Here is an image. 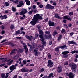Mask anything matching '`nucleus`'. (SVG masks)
<instances>
[{
    "instance_id": "obj_16",
    "label": "nucleus",
    "mask_w": 78,
    "mask_h": 78,
    "mask_svg": "<svg viewBox=\"0 0 78 78\" xmlns=\"http://www.w3.org/2000/svg\"><path fill=\"white\" fill-rule=\"evenodd\" d=\"M21 72H28L29 71L28 69H26L25 68H23L21 69Z\"/></svg>"
},
{
    "instance_id": "obj_13",
    "label": "nucleus",
    "mask_w": 78,
    "mask_h": 78,
    "mask_svg": "<svg viewBox=\"0 0 78 78\" xmlns=\"http://www.w3.org/2000/svg\"><path fill=\"white\" fill-rule=\"evenodd\" d=\"M40 41H41L42 47H44V46H45V45H46V42L45 41V39L42 40H40Z\"/></svg>"
},
{
    "instance_id": "obj_62",
    "label": "nucleus",
    "mask_w": 78,
    "mask_h": 78,
    "mask_svg": "<svg viewBox=\"0 0 78 78\" xmlns=\"http://www.w3.org/2000/svg\"><path fill=\"white\" fill-rule=\"evenodd\" d=\"M64 32H65V30L62 29L61 30V33H64Z\"/></svg>"
},
{
    "instance_id": "obj_19",
    "label": "nucleus",
    "mask_w": 78,
    "mask_h": 78,
    "mask_svg": "<svg viewBox=\"0 0 78 78\" xmlns=\"http://www.w3.org/2000/svg\"><path fill=\"white\" fill-rule=\"evenodd\" d=\"M60 48H61V49H62V50L64 49H67V47L66 46V45H64L63 46H60L59 47Z\"/></svg>"
},
{
    "instance_id": "obj_28",
    "label": "nucleus",
    "mask_w": 78,
    "mask_h": 78,
    "mask_svg": "<svg viewBox=\"0 0 78 78\" xmlns=\"http://www.w3.org/2000/svg\"><path fill=\"white\" fill-rule=\"evenodd\" d=\"M39 37L41 39V40H43L44 39V37H43V35H39Z\"/></svg>"
},
{
    "instance_id": "obj_55",
    "label": "nucleus",
    "mask_w": 78,
    "mask_h": 78,
    "mask_svg": "<svg viewBox=\"0 0 78 78\" xmlns=\"http://www.w3.org/2000/svg\"><path fill=\"white\" fill-rule=\"evenodd\" d=\"M37 9H34L33 10V13H36L37 12Z\"/></svg>"
},
{
    "instance_id": "obj_59",
    "label": "nucleus",
    "mask_w": 78,
    "mask_h": 78,
    "mask_svg": "<svg viewBox=\"0 0 78 78\" xmlns=\"http://www.w3.org/2000/svg\"><path fill=\"white\" fill-rule=\"evenodd\" d=\"M76 52V51L74 50V51H73L71 52V53H72V54H74V53H75Z\"/></svg>"
},
{
    "instance_id": "obj_32",
    "label": "nucleus",
    "mask_w": 78,
    "mask_h": 78,
    "mask_svg": "<svg viewBox=\"0 0 78 78\" xmlns=\"http://www.w3.org/2000/svg\"><path fill=\"white\" fill-rule=\"evenodd\" d=\"M58 34V32L56 31V30H55L53 32V36H55V35H56Z\"/></svg>"
},
{
    "instance_id": "obj_21",
    "label": "nucleus",
    "mask_w": 78,
    "mask_h": 78,
    "mask_svg": "<svg viewBox=\"0 0 78 78\" xmlns=\"http://www.w3.org/2000/svg\"><path fill=\"white\" fill-rule=\"evenodd\" d=\"M54 17L57 19H62V17L59 16L58 14H55V15Z\"/></svg>"
},
{
    "instance_id": "obj_58",
    "label": "nucleus",
    "mask_w": 78,
    "mask_h": 78,
    "mask_svg": "<svg viewBox=\"0 0 78 78\" xmlns=\"http://www.w3.org/2000/svg\"><path fill=\"white\" fill-rule=\"evenodd\" d=\"M6 39L3 40L1 42V43H3V42H6Z\"/></svg>"
},
{
    "instance_id": "obj_18",
    "label": "nucleus",
    "mask_w": 78,
    "mask_h": 78,
    "mask_svg": "<svg viewBox=\"0 0 78 78\" xmlns=\"http://www.w3.org/2000/svg\"><path fill=\"white\" fill-rule=\"evenodd\" d=\"M2 60V62H6L8 60L7 58H4L3 57L0 58V61Z\"/></svg>"
},
{
    "instance_id": "obj_11",
    "label": "nucleus",
    "mask_w": 78,
    "mask_h": 78,
    "mask_svg": "<svg viewBox=\"0 0 78 78\" xmlns=\"http://www.w3.org/2000/svg\"><path fill=\"white\" fill-rule=\"evenodd\" d=\"M17 66H18V64L16 63L14 65H14H12V66H11L10 68V70H12V71L14 70L15 69V68H14V67H17Z\"/></svg>"
},
{
    "instance_id": "obj_1",
    "label": "nucleus",
    "mask_w": 78,
    "mask_h": 78,
    "mask_svg": "<svg viewBox=\"0 0 78 78\" xmlns=\"http://www.w3.org/2000/svg\"><path fill=\"white\" fill-rule=\"evenodd\" d=\"M34 19L37 21L38 20H42V17L39 14H37L36 15H34Z\"/></svg>"
},
{
    "instance_id": "obj_24",
    "label": "nucleus",
    "mask_w": 78,
    "mask_h": 78,
    "mask_svg": "<svg viewBox=\"0 0 78 78\" xmlns=\"http://www.w3.org/2000/svg\"><path fill=\"white\" fill-rule=\"evenodd\" d=\"M38 31L40 35H43V34H44V32L42 31V30H40Z\"/></svg>"
},
{
    "instance_id": "obj_48",
    "label": "nucleus",
    "mask_w": 78,
    "mask_h": 78,
    "mask_svg": "<svg viewBox=\"0 0 78 78\" xmlns=\"http://www.w3.org/2000/svg\"><path fill=\"white\" fill-rule=\"evenodd\" d=\"M23 62L24 64L25 65L27 64V61H26V60H24L23 61Z\"/></svg>"
},
{
    "instance_id": "obj_26",
    "label": "nucleus",
    "mask_w": 78,
    "mask_h": 78,
    "mask_svg": "<svg viewBox=\"0 0 78 78\" xmlns=\"http://www.w3.org/2000/svg\"><path fill=\"white\" fill-rule=\"evenodd\" d=\"M49 78L52 77V78H54V76H53V73H51L49 74Z\"/></svg>"
},
{
    "instance_id": "obj_23",
    "label": "nucleus",
    "mask_w": 78,
    "mask_h": 78,
    "mask_svg": "<svg viewBox=\"0 0 78 78\" xmlns=\"http://www.w3.org/2000/svg\"><path fill=\"white\" fill-rule=\"evenodd\" d=\"M70 16H67V15H66L63 17V19L65 20H67V19L68 18H70Z\"/></svg>"
},
{
    "instance_id": "obj_6",
    "label": "nucleus",
    "mask_w": 78,
    "mask_h": 78,
    "mask_svg": "<svg viewBox=\"0 0 78 78\" xmlns=\"http://www.w3.org/2000/svg\"><path fill=\"white\" fill-rule=\"evenodd\" d=\"M76 67H77V66L74 63L71 68L72 70L73 71L74 73H75L76 71Z\"/></svg>"
},
{
    "instance_id": "obj_25",
    "label": "nucleus",
    "mask_w": 78,
    "mask_h": 78,
    "mask_svg": "<svg viewBox=\"0 0 78 78\" xmlns=\"http://www.w3.org/2000/svg\"><path fill=\"white\" fill-rule=\"evenodd\" d=\"M55 51L58 53H59V47H56L55 48Z\"/></svg>"
},
{
    "instance_id": "obj_8",
    "label": "nucleus",
    "mask_w": 78,
    "mask_h": 78,
    "mask_svg": "<svg viewBox=\"0 0 78 78\" xmlns=\"http://www.w3.org/2000/svg\"><path fill=\"white\" fill-rule=\"evenodd\" d=\"M57 72L58 73H61L62 70V66H58L57 69Z\"/></svg>"
},
{
    "instance_id": "obj_42",
    "label": "nucleus",
    "mask_w": 78,
    "mask_h": 78,
    "mask_svg": "<svg viewBox=\"0 0 78 78\" xmlns=\"http://www.w3.org/2000/svg\"><path fill=\"white\" fill-rule=\"evenodd\" d=\"M0 28H1L2 30H4L5 29V26L3 25H2L0 27Z\"/></svg>"
},
{
    "instance_id": "obj_27",
    "label": "nucleus",
    "mask_w": 78,
    "mask_h": 78,
    "mask_svg": "<svg viewBox=\"0 0 78 78\" xmlns=\"http://www.w3.org/2000/svg\"><path fill=\"white\" fill-rule=\"evenodd\" d=\"M1 76L2 78H5V73H2L1 75Z\"/></svg>"
},
{
    "instance_id": "obj_46",
    "label": "nucleus",
    "mask_w": 78,
    "mask_h": 78,
    "mask_svg": "<svg viewBox=\"0 0 78 78\" xmlns=\"http://www.w3.org/2000/svg\"><path fill=\"white\" fill-rule=\"evenodd\" d=\"M69 14L70 16H72V15L73 14V12H71L69 13Z\"/></svg>"
},
{
    "instance_id": "obj_44",
    "label": "nucleus",
    "mask_w": 78,
    "mask_h": 78,
    "mask_svg": "<svg viewBox=\"0 0 78 78\" xmlns=\"http://www.w3.org/2000/svg\"><path fill=\"white\" fill-rule=\"evenodd\" d=\"M44 68H42L41 70H40L39 71V72L40 73H41V72H44Z\"/></svg>"
},
{
    "instance_id": "obj_35",
    "label": "nucleus",
    "mask_w": 78,
    "mask_h": 78,
    "mask_svg": "<svg viewBox=\"0 0 78 78\" xmlns=\"http://www.w3.org/2000/svg\"><path fill=\"white\" fill-rule=\"evenodd\" d=\"M26 4L27 5H28V6H30V5L31 4L30 1H29L26 2Z\"/></svg>"
},
{
    "instance_id": "obj_52",
    "label": "nucleus",
    "mask_w": 78,
    "mask_h": 78,
    "mask_svg": "<svg viewBox=\"0 0 78 78\" xmlns=\"http://www.w3.org/2000/svg\"><path fill=\"white\" fill-rule=\"evenodd\" d=\"M35 36L36 37H39V34L37 33L35 34Z\"/></svg>"
},
{
    "instance_id": "obj_47",
    "label": "nucleus",
    "mask_w": 78,
    "mask_h": 78,
    "mask_svg": "<svg viewBox=\"0 0 78 78\" xmlns=\"http://www.w3.org/2000/svg\"><path fill=\"white\" fill-rule=\"evenodd\" d=\"M38 53H39V52H38V51L35 52V56H38Z\"/></svg>"
},
{
    "instance_id": "obj_36",
    "label": "nucleus",
    "mask_w": 78,
    "mask_h": 78,
    "mask_svg": "<svg viewBox=\"0 0 78 78\" xmlns=\"http://www.w3.org/2000/svg\"><path fill=\"white\" fill-rule=\"evenodd\" d=\"M14 3L16 4V5H18L19 4V0H15Z\"/></svg>"
},
{
    "instance_id": "obj_5",
    "label": "nucleus",
    "mask_w": 78,
    "mask_h": 78,
    "mask_svg": "<svg viewBox=\"0 0 78 78\" xmlns=\"http://www.w3.org/2000/svg\"><path fill=\"white\" fill-rule=\"evenodd\" d=\"M69 53H70V52L69 51H64L62 53V55H64L63 56V58H68V55L67 54Z\"/></svg>"
},
{
    "instance_id": "obj_60",
    "label": "nucleus",
    "mask_w": 78,
    "mask_h": 78,
    "mask_svg": "<svg viewBox=\"0 0 78 78\" xmlns=\"http://www.w3.org/2000/svg\"><path fill=\"white\" fill-rule=\"evenodd\" d=\"M16 39H21L22 38V37H16Z\"/></svg>"
},
{
    "instance_id": "obj_31",
    "label": "nucleus",
    "mask_w": 78,
    "mask_h": 78,
    "mask_svg": "<svg viewBox=\"0 0 78 78\" xmlns=\"http://www.w3.org/2000/svg\"><path fill=\"white\" fill-rule=\"evenodd\" d=\"M74 63H71L70 64H69V66H70L71 68H72L74 65Z\"/></svg>"
},
{
    "instance_id": "obj_61",
    "label": "nucleus",
    "mask_w": 78,
    "mask_h": 78,
    "mask_svg": "<svg viewBox=\"0 0 78 78\" xmlns=\"http://www.w3.org/2000/svg\"><path fill=\"white\" fill-rule=\"evenodd\" d=\"M48 58L50 59V58H51V54H50L49 55H48Z\"/></svg>"
},
{
    "instance_id": "obj_50",
    "label": "nucleus",
    "mask_w": 78,
    "mask_h": 78,
    "mask_svg": "<svg viewBox=\"0 0 78 78\" xmlns=\"http://www.w3.org/2000/svg\"><path fill=\"white\" fill-rule=\"evenodd\" d=\"M44 37L46 39H48V35L47 34H45L44 35Z\"/></svg>"
},
{
    "instance_id": "obj_17",
    "label": "nucleus",
    "mask_w": 78,
    "mask_h": 78,
    "mask_svg": "<svg viewBox=\"0 0 78 78\" xmlns=\"http://www.w3.org/2000/svg\"><path fill=\"white\" fill-rule=\"evenodd\" d=\"M75 75L73 74L71 72L69 73V78H74Z\"/></svg>"
},
{
    "instance_id": "obj_37",
    "label": "nucleus",
    "mask_w": 78,
    "mask_h": 78,
    "mask_svg": "<svg viewBox=\"0 0 78 78\" xmlns=\"http://www.w3.org/2000/svg\"><path fill=\"white\" fill-rule=\"evenodd\" d=\"M20 30H18L16 31V34H20Z\"/></svg>"
},
{
    "instance_id": "obj_51",
    "label": "nucleus",
    "mask_w": 78,
    "mask_h": 78,
    "mask_svg": "<svg viewBox=\"0 0 78 78\" xmlns=\"http://www.w3.org/2000/svg\"><path fill=\"white\" fill-rule=\"evenodd\" d=\"M52 44H53V42L52 41H49V45H51Z\"/></svg>"
},
{
    "instance_id": "obj_30",
    "label": "nucleus",
    "mask_w": 78,
    "mask_h": 78,
    "mask_svg": "<svg viewBox=\"0 0 78 78\" xmlns=\"http://www.w3.org/2000/svg\"><path fill=\"white\" fill-rule=\"evenodd\" d=\"M2 17L3 19H7V18H8L7 15H4L3 16H2Z\"/></svg>"
},
{
    "instance_id": "obj_38",
    "label": "nucleus",
    "mask_w": 78,
    "mask_h": 78,
    "mask_svg": "<svg viewBox=\"0 0 78 78\" xmlns=\"http://www.w3.org/2000/svg\"><path fill=\"white\" fill-rule=\"evenodd\" d=\"M12 10L13 11V12H15V11H16V9L14 7H12Z\"/></svg>"
},
{
    "instance_id": "obj_20",
    "label": "nucleus",
    "mask_w": 78,
    "mask_h": 78,
    "mask_svg": "<svg viewBox=\"0 0 78 78\" xmlns=\"http://www.w3.org/2000/svg\"><path fill=\"white\" fill-rule=\"evenodd\" d=\"M15 51H17V49L16 48L12 49L10 53V55H12L13 53H15Z\"/></svg>"
},
{
    "instance_id": "obj_45",
    "label": "nucleus",
    "mask_w": 78,
    "mask_h": 78,
    "mask_svg": "<svg viewBox=\"0 0 78 78\" xmlns=\"http://www.w3.org/2000/svg\"><path fill=\"white\" fill-rule=\"evenodd\" d=\"M28 49H25V53L26 54H27L28 53Z\"/></svg>"
},
{
    "instance_id": "obj_54",
    "label": "nucleus",
    "mask_w": 78,
    "mask_h": 78,
    "mask_svg": "<svg viewBox=\"0 0 78 78\" xmlns=\"http://www.w3.org/2000/svg\"><path fill=\"white\" fill-rule=\"evenodd\" d=\"M5 30H2L1 32V33L2 34H5Z\"/></svg>"
},
{
    "instance_id": "obj_57",
    "label": "nucleus",
    "mask_w": 78,
    "mask_h": 78,
    "mask_svg": "<svg viewBox=\"0 0 78 78\" xmlns=\"http://www.w3.org/2000/svg\"><path fill=\"white\" fill-rule=\"evenodd\" d=\"M5 65V63L1 64L0 65V67H3V66H4Z\"/></svg>"
},
{
    "instance_id": "obj_56",
    "label": "nucleus",
    "mask_w": 78,
    "mask_h": 78,
    "mask_svg": "<svg viewBox=\"0 0 78 78\" xmlns=\"http://www.w3.org/2000/svg\"><path fill=\"white\" fill-rule=\"evenodd\" d=\"M37 28H38V31H40V30H41L40 29L41 28V26H37Z\"/></svg>"
},
{
    "instance_id": "obj_49",
    "label": "nucleus",
    "mask_w": 78,
    "mask_h": 78,
    "mask_svg": "<svg viewBox=\"0 0 78 78\" xmlns=\"http://www.w3.org/2000/svg\"><path fill=\"white\" fill-rule=\"evenodd\" d=\"M36 6L35 5H34L32 6L33 9H33H33H36Z\"/></svg>"
},
{
    "instance_id": "obj_40",
    "label": "nucleus",
    "mask_w": 78,
    "mask_h": 78,
    "mask_svg": "<svg viewBox=\"0 0 78 78\" xmlns=\"http://www.w3.org/2000/svg\"><path fill=\"white\" fill-rule=\"evenodd\" d=\"M14 28V26L12 24L11 25V27H10V28L11 30H13Z\"/></svg>"
},
{
    "instance_id": "obj_34",
    "label": "nucleus",
    "mask_w": 78,
    "mask_h": 78,
    "mask_svg": "<svg viewBox=\"0 0 78 78\" xmlns=\"http://www.w3.org/2000/svg\"><path fill=\"white\" fill-rule=\"evenodd\" d=\"M62 38V35H60L58 37V41H59Z\"/></svg>"
},
{
    "instance_id": "obj_2",
    "label": "nucleus",
    "mask_w": 78,
    "mask_h": 78,
    "mask_svg": "<svg viewBox=\"0 0 78 78\" xmlns=\"http://www.w3.org/2000/svg\"><path fill=\"white\" fill-rule=\"evenodd\" d=\"M26 13H27V10L26 9H23L20 12V15H21V16L23 15V17L25 18V14Z\"/></svg>"
},
{
    "instance_id": "obj_10",
    "label": "nucleus",
    "mask_w": 78,
    "mask_h": 78,
    "mask_svg": "<svg viewBox=\"0 0 78 78\" xmlns=\"http://www.w3.org/2000/svg\"><path fill=\"white\" fill-rule=\"evenodd\" d=\"M48 24L50 27H52L55 25V23L53 22L51 20H49L48 21Z\"/></svg>"
},
{
    "instance_id": "obj_4",
    "label": "nucleus",
    "mask_w": 78,
    "mask_h": 78,
    "mask_svg": "<svg viewBox=\"0 0 78 78\" xmlns=\"http://www.w3.org/2000/svg\"><path fill=\"white\" fill-rule=\"evenodd\" d=\"M24 2L23 1L20 0L19 2V4H18L17 5V7L18 8H21L22 6L24 5Z\"/></svg>"
},
{
    "instance_id": "obj_22",
    "label": "nucleus",
    "mask_w": 78,
    "mask_h": 78,
    "mask_svg": "<svg viewBox=\"0 0 78 78\" xmlns=\"http://www.w3.org/2000/svg\"><path fill=\"white\" fill-rule=\"evenodd\" d=\"M23 49H20L17 50V53H23Z\"/></svg>"
},
{
    "instance_id": "obj_33",
    "label": "nucleus",
    "mask_w": 78,
    "mask_h": 78,
    "mask_svg": "<svg viewBox=\"0 0 78 78\" xmlns=\"http://www.w3.org/2000/svg\"><path fill=\"white\" fill-rule=\"evenodd\" d=\"M38 50H39V48H35L34 50V52L35 53L36 52H37Z\"/></svg>"
},
{
    "instance_id": "obj_15",
    "label": "nucleus",
    "mask_w": 78,
    "mask_h": 78,
    "mask_svg": "<svg viewBox=\"0 0 78 78\" xmlns=\"http://www.w3.org/2000/svg\"><path fill=\"white\" fill-rule=\"evenodd\" d=\"M8 44L9 45V46L12 47L16 46V44H14V43L11 42H8Z\"/></svg>"
},
{
    "instance_id": "obj_63",
    "label": "nucleus",
    "mask_w": 78,
    "mask_h": 78,
    "mask_svg": "<svg viewBox=\"0 0 78 78\" xmlns=\"http://www.w3.org/2000/svg\"><path fill=\"white\" fill-rule=\"evenodd\" d=\"M39 7L40 8H43V5L42 4H41L39 5Z\"/></svg>"
},
{
    "instance_id": "obj_12",
    "label": "nucleus",
    "mask_w": 78,
    "mask_h": 78,
    "mask_svg": "<svg viewBox=\"0 0 78 78\" xmlns=\"http://www.w3.org/2000/svg\"><path fill=\"white\" fill-rule=\"evenodd\" d=\"M34 21H32L30 22V23L32 25H35L36 24V22H37V20L34 19Z\"/></svg>"
},
{
    "instance_id": "obj_29",
    "label": "nucleus",
    "mask_w": 78,
    "mask_h": 78,
    "mask_svg": "<svg viewBox=\"0 0 78 78\" xmlns=\"http://www.w3.org/2000/svg\"><path fill=\"white\" fill-rule=\"evenodd\" d=\"M33 9H32L31 11H30L28 12V13L29 15H31L33 14Z\"/></svg>"
},
{
    "instance_id": "obj_43",
    "label": "nucleus",
    "mask_w": 78,
    "mask_h": 78,
    "mask_svg": "<svg viewBox=\"0 0 78 78\" xmlns=\"http://www.w3.org/2000/svg\"><path fill=\"white\" fill-rule=\"evenodd\" d=\"M43 78H50L49 74L48 76H47V75H46L45 76H43Z\"/></svg>"
},
{
    "instance_id": "obj_14",
    "label": "nucleus",
    "mask_w": 78,
    "mask_h": 78,
    "mask_svg": "<svg viewBox=\"0 0 78 78\" xmlns=\"http://www.w3.org/2000/svg\"><path fill=\"white\" fill-rule=\"evenodd\" d=\"M68 43L69 44H73L75 45H77L76 43L73 41H68Z\"/></svg>"
},
{
    "instance_id": "obj_9",
    "label": "nucleus",
    "mask_w": 78,
    "mask_h": 78,
    "mask_svg": "<svg viewBox=\"0 0 78 78\" xmlns=\"http://www.w3.org/2000/svg\"><path fill=\"white\" fill-rule=\"evenodd\" d=\"M55 7L54 6H51V5L48 4L46 5V8L47 9H54Z\"/></svg>"
},
{
    "instance_id": "obj_41",
    "label": "nucleus",
    "mask_w": 78,
    "mask_h": 78,
    "mask_svg": "<svg viewBox=\"0 0 78 78\" xmlns=\"http://www.w3.org/2000/svg\"><path fill=\"white\" fill-rule=\"evenodd\" d=\"M4 5H5L6 6H9V3L7 2H5L4 3Z\"/></svg>"
},
{
    "instance_id": "obj_7",
    "label": "nucleus",
    "mask_w": 78,
    "mask_h": 78,
    "mask_svg": "<svg viewBox=\"0 0 78 78\" xmlns=\"http://www.w3.org/2000/svg\"><path fill=\"white\" fill-rule=\"evenodd\" d=\"M48 67H53V62L51 61V60H49L48 62Z\"/></svg>"
},
{
    "instance_id": "obj_3",
    "label": "nucleus",
    "mask_w": 78,
    "mask_h": 78,
    "mask_svg": "<svg viewBox=\"0 0 78 78\" xmlns=\"http://www.w3.org/2000/svg\"><path fill=\"white\" fill-rule=\"evenodd\" d=\"M25 37L26 38V39H28V40H29V41H31V40H32V39L33 40V41H35L36 40V37H35L34 38V37L30 35V36H28V35H25Z\"/></svg>"
},
{
    "instance_id": "obj_39",
    "label": "nucleus",
    "mask_w": 78,
    "mask_h": 78,
    "mask_svg": "<svg viewBox=\"0 0 78 78\" xmlns=\"http://www.w3.org/2000/svg\"><path fill=\"white\" fill-rule=\"evenodd\" d=\"M48 39H52V37H51V36L50 35H48Z\"/></svg>"
},
{
    "instance_id": "obj_53",
    "label": "nucleus",
    "mask_w": 78,
    "mask_h": 78,
    "mask_svg": "<svg viewBox=\"0 0 78 78\" xmlns=\"http://www.w3.org/2000/svg\"><path fill=\"white\" fill-rule=\"evenodd\" d=\"M45 34H50V31H46L45 33Z\"/></svg>"
},
{
    "instance_id": "obj_64",
    "label": "nucleus",
    "mask_w": 78,
    "mask_h": 78,
    "mask_svg": "<svg viewBox=\"0 0 78 78\" xmlns=\"http://www.w3.org/2000/svg\"><path fill=\"white\" fill-rule=\"evenodd\" d=\"M13 60H12L9 62V64H11L13 62Z\"/></svg>"
}]
</instances>
